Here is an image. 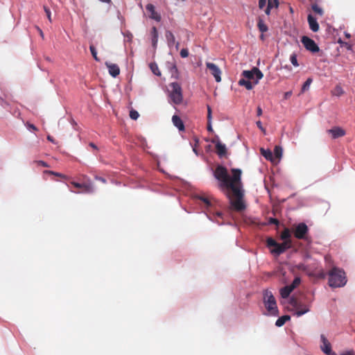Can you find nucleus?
<instances>
[{
    "mask_svg": "<svg viewBox=\"0 0 355 355\" xmlns=\"http://www.w3.org/2000/svg\"><path fill=\"white\" fill-rule=\"evenodd\" d=\"M307 20L310 29L313 32H318L319 31L320 26L316 19L310 14L308 15Z\"/></svg>",
    "mask_w": 355,
    "mask_h": 355,
    "instance_id": "f3484780",
    "label": "nucleus"
},
{
    "mask_svg": "<svg viewBox=\"0 0 355 355\" xmlns=\"http://www.w3.org/2000/svg\"><path fill=\"white\" fill-rule=\"evenodd\" d=\"M193 152H194L196 155H198V153H197V150H196V147L193 148Z\"/></svg>",
    "mask_w": 355,
    "mask_h": 355,
    "instance_id": "0e129e2a",
    "label": "nucleus"
},
{
    "mask_svg": "<svg viewBox=\"0 0 355 355\" xmlns=\"http://www.w3.org/2000/svg\"><path fill=\"white\" fill-rule=\"evenodd\" d=\"M329 286L331 288H340L347 283L345 272L343 269L333 267L328 272Z\"/></svg>",
    "mask_w": 355,
    "mask_h": 355,
    "instance_id": "7ed1b4c3",
    "label": "nucleus"
},
{
    "mask_svg": "<svg viewBox=\"0 0 355 355\" xmlns=\"http://www.w3.org/2000/svg\"><path fill=\"white\" fill-rule=\"evenodd\" d=\"M266 3V0H259V7L260 9H262Z\"/></svg>",
    "mask_w": 355,
    "mask_h": 355,
    "instance_id": "49530a36",
    "label": "nucleus"
},
{
    "mask_svg": "<svg viewBox=\"0 0 355 355\" xmlns=\"http://www.w3.org/2000/svg\"><path fill=\"white\" fill-rule=\"evenodd\" d=\"M291 231L288 228H284L280 235V238L283 241H291Z\"/></svg>",
    "mask_w": 355,
    "mask_h": 355,
    "instance_id": "b1692460",
    "label": "nucleus"
},
{
    "mask_svg": "<svg viewBox=\"0 0 355 355\" xmlns=\"http://www.w3.org/2000/svg\"><path fill=\"white\" fill-rule=\"evenodd\" d=\"M231 173L232 176L225 166L218 165L214 171V176L218 182V188L229 199L231 207L236 211H242L246 208L242 189V171L239 168H232Z\"/></svg>",
    "mask_w": 355,
    "mask_h": 355,
    "instance_id": "f257e3e1",
    "label": "nucleus"
},
{
    "mask_svg": "<svg viewBox=\"0 0 355 355\" xmlns=\"http://www.w3.org/2000/svg\"><path fill=\"white\" fill-rule=\"evenodd\" d=\"M301 42L305 49L312 53H317L320 51L315 41L307 36H303L301 39Z\"/></svg>",
    "mask_w": 355,
    "mask_h": 355,
    "instance_id": "1a4fd4ad",
    "label": "nucleus"
},
{
    "mask_svg": "<svg viewBox=\"0 0 355 355\" xmlns=\"http://www.w3.org/2000/svg\"><path fill=\"white\" fill-rule=\"evenodd\" d=\"M189 55V51L187 49H182L180 51V56L182 58H187Z\"/></svg>",
    "mask_w": 355,
    "mask_h": 355,
    "instance_id": "a19ab883",
    "label": "nucleus"
},
{
    "mask_svg": "<svg viewBox=\"0 0 355 355\" xmlns=\"http://www.w3.org/2000/svg\"><path fill=\"white\" fill-rule=\"evenodd\" d=\"M263 302L270 315L275 316L278 315L279 311L276 300L270 291L265 290L263 291Z\"/></svg>",
    "mask_w": 355,
    "mask_h": 355,
    "instance_id": "39448f33",
    "label": "nucleus"
},
{
    "mask_svg": "<svg viewBox=\"0 0 355 355\" xmlns=\"http://www.w3.org/2000/svg\"><path fill=\"white\" fill-rule=\"evenodd\" d=\"M344 94L343 88L340 85H336L332 91V94L336 96H340Z\"/></svg>",
    "mask_w": 355,
    "mask_h": 355,
    "instance_id": "c756f323",
    "label": "nucleus"
},
{
    "mask_svg": "<svg viewBox=\"0 0 355 355\" xmlns=\"http://www.w3.org/2000/svg\"><path fill=\"white\" fill-rule=\"evenodd\" d=\"M293 291L290 286H286L280 289V295L282 298H287Z\"/></svg>",
    "mask_w": 355,
    "mask_h": 355,
    "instance_id": "4be33fe9",
    "label": "nucleus"
},
{
    "mask_svg": "<svg viewBox=\"0 0 355 355\" xmlns=\"http://www.w3.org/2000/svg\"><path fill=\"white\" fill-rule=\"evenodd\" d=\"M89 146H91V147H92V148H94V149L97 150V146H96V144H94V143H92V142L89 143Z\"/></svg>",
    "mask_w": 355,
    "mask_h": 355,
    "instance_id": "4d7b16f0",
    "label": "nucleus"
},
{
    "mask_svg": "<svg viewBox=\"0 0 355 355\" xmlns=\"http://www.w3.org/2000/svg\"><path fill=\"white\" fill-rule=\"evenodd\" d=\"M173 125L180 130H184V125L182 120L178 115H173L172 117Z\"/></svg>",
    "mask_w": 355,
    "mask_h": 355,
    "instance_id": "6ab92c4d",
    "label": "nucleus"
},
{
    "mask_svg": "<svg viewBox=\"0 0 355 355\" xmlns=\"http://www.w3.org/2000/svg\"><path fill=\"white\" fill-rule=\"evenodd\" d=\"M39 31H40V35L43 37L44 35H43L42 31L41 29H39Z\"/></svg>",
    "mask_w": 355,
    "mask_h": 355,
    "instance_id": "e2e57ef3",
    "label": "nucleus"
},
{
    "mask_svg": "<svg viewBox=\"0 0 355 355\" xmlns=\"http://www.w3.org/2000/svg\"><path fill=\"white\" fill-rule=\"evenodd\" d=\"M26 126H27V128L29 130H35V131L37 130V128L35 125H33V124L28 123Z\"/></svg>",
    "mask_w": 355,
    "mask_h": 355,
    "instance_id": "a18cd8bd",
    "label": "nucleus"
},
{
    "mask_svg": "<svg viewBox=\"0 0 355 355\" xmlns=\"http://www.w3.org/2000/svg\"><path fill=\"white\" fill-rule=\"evenodd\" d=\"M260 151H261V154L267 159V160H270V161H272L273 160V155H272V153L270 150L269 149H264L263 148H261L260 149Z\"/></svg>",
    "mask_w": 355,
    "mask_h": 355,
    "instance_id": "5701e85b",
    "label": "nucleus"
},
{
    "mask_svg": "<svg viewBox=\"0 0 355 355\" xmlns=\"http://www.w3.org/2000/svg\"><path fill=\"white\" fill-rule=\"evenodd\" d=\"M207 114H211V108L209 105H207Z\"/></svg>",
    "mask_w": 355,
    "mask_h": 355,
    "instance_id": "13d9d810",
    "label": "nucleus"
},
{
    "mask_svg": "<svg viewBox=\"0 0 355 355\" xmlns=\"http://www.w3.org/2000/svg\"><path fill=\"white\" fill-rule=\"evenodd\" d=\"M338 44H340L342 46L346 47L348 50L352 49V46L348 42H343L340 38H339L337 41Z\"/></svg>",
    "mask_w": 355,
    "mask_h": 355,
    "instance_id": "72a5a7b5",
    "label": "nucleus"
},
{
    "mask_svg": "<svg viewBox=\"0 0 355 355\" xmlns=\"http://www.w3.org/2000/svg\"><path fill=\"white\" fill-rule=\"evenodd\" d=\"M150 34L152 36V45L154 49L157 48V41H158V31L155 26H153L151 28Z\"/></svg>",
    "mask_w": 355,
    "mask_h": 355,
    "instance_id": "412c9836",
    "label": "nucleus"
},
{
    "mask_svg": "<svg viewBox=\"0 0 355 355\" xmlns=\"http://www.w3.org/2000/svg\"><path fill=\"white\" fill-rule=\"evenodd\" d=\"M152 72L157 76H161V72L159 69L157 64L155 62H152L149 65Z\"/></svg>",
    "mask_w": 355,
    "mask_h": 355,
    "instance_id": "cd10ccee",
    "label": "nucleus"
},
{
    "mask_svg": "<svg viewBox=\"0 0 355 355\" xmlns=\"http://www.w3.org/2000/svg\"><path fill=\"white\" fill-rule=\"evenodd\" d=\"M345 36L347 38H350L351 37V35L349 33H347V32H345Z\"/></svg>",
    "mask_w": 355,
    "mask_h": 355,
    "instance_id": "bf43d9fd",
    "label": "nucleus"
},
{
    "mask_svg": "<svg viewBox=\"0 0 355 355\" xmlns=\"http://www.w3.org/2000/svg\"><path fill=\"white\" fill-rule=\"evenodd\" d=\"M308 232V226L304 223L297 224L293 230L294 236L298 239H306Z\"/></svg>",
    "mask_w": 355,
    "mask_h": 355,
    "instance_id": "0eeeda50",
    "label": "nucleus"
},
{
    "mask_svg": "<svg viewBox=\"0 0 355 355\" xmlns=\"http://www.w3.org/2000/svg\"><path fill=\"white\" fill-rule=\"evenodd\" d=\"M327 133L331 135L332 139H337L345 135V131L340 127H334L327 130Z\"/></svg>",
    "mask_w": 355,
    "mask_h": 355,
    "instance_id": "4468645a",
    "label": "nucleus"
},
{
    "mask_svg": "<svg viewBox=\"0 0 355 355\" xmlns=\"http://www.w3.org/2000/svg\"><path fill=\"white\" fill-rule=\"evenodd\" d=\"M291 319V317L288 315H283L282 317H279L276 322H275V325L277 327H282L283 326L286 322H287L288 320H289Z\"/></svg>",
    "mask_w": 355,
    "mask_h": 355,
    "instance_id": "393cba45",
    "label": "nucleus"
},
{
    "mask_svg": "<svg viewBox=\"0 0 355 355\" xmlns=\"http://www.w3.org/2000/svg\"><path fill=\"white\" fill-rule=\"evenodd\" d=\"M239 85L241 86H244L248 90H250L253 88L252 83L250 80H245L244 78L239 80Z\"/></svg>",
    "mask_w": 355,
    "mask_h": 355,
    "instance_id": "a878e982",
    "label": "nucleus"
},
{
    "mask_svg": "<svg viewBox=\"0 0 355 355\" xmlns=\"http://www.w3.org/2000/svg\"><path fill=\"white\" fill-rule=\"evenodd\" d=\"M207 122H211V120H212V116H211V114H207Z\"/></svg>",
    "mask_w": 355,
    "mask_h": 355,
    "instance_id": "5fc2aeb1",
    "label": "nucleus"
},
{
    "mask_svg": "<svg viewBox=\"0 0 355 355\" xmlns=\"http://www.w3.org/2000/svg\"><path fill=\"white\" fill-rule=\"evenodd\" d=\"M44 12H45V13L46 15V17H47L48 19L50 21H51V10H50V9L48 7L44 6Z\"/></svg>",
    "mask_w": 355,
    "mask_h": 355,
    "instance_id": "58836bf2",
    "label": "nucleus"
},
{
    "mask_svg": "<svg viewBox=\"0 0 355 355\" xmlns=\"http://www.w3.org/2000/svg\"><path fill=\"white\" fill-rule=\"evenodd\" d=\"M89 50L91 51V53L94 58V59L96 60V61H100V59L98 58L97 56V51H96V48L94 47V45H90L89 46Z\"/></svg>",
    "mask_w": 355,
    "mask_h": 355,
    "instance_id": "473e14b6",
    "label": "nucleus"
},
{
    "mask_svg": "<svg viewBox=\"0 0 355 355\" xmlns=\"http://www.w3.org/2000/svg\"><path fill=\"white\" fill-rule=\"evenodd\" d=\"M311 8L314 12L319 15L320 16L323 15V10L317 3L312 4Z\"/></svg>",
    "mask_w": 355,
    "mask_h": 355,
    "instance_id": "c85d7f7f",
    "label": "nucleus"
},
{
    "mask_svg": "<svg viewBox=\"0 0 355 355\" xmlns=\"http://www.w3.org/2000/svg\"><path fill=\"white\" fill-rule=\"evenodd\" d=\"M257 123V127H258V128H259L261 131H263V132H266V130H265V128L262 126V123H261V122L260 121H257V123Z\"/></svg>",
    "mask_w": 355,
    "mask_h": 355,
    "instance_id": "de8ad7c7",
    "label": "nucleus"
},
{
    "mask_svg": "<svg viewBox=\"0 0 355 355\" xmlns=\"http://www.w3.org/2000/svg\"><path fill=\"white\" fill-rule=\"evenodd\" d=\"M343 355H354L352 352H347L345 354H343Z\"/></svg>",
    "mask_w": 355,
    "mask_h": 355,
    "instance_id": "680f3d73",
    "label": "nucleus"
},
{
    "mask_svg": "<svg viewBox=\"0 0 355 355\" xmlns=\"http://www.w3.org/2000/svg\"><path fill=\"white\" fill-rule=\"evenodd\" d=\"M292 94V92H286L285 94H284V98L287 99L288 98H290V96H291Z\"/></svg>",
    "mask_w": 355,
    "mask_h": 355,
    "instance_id": "603ef678",
    "label": "nucleus"
},
{
    "mask_svg": "<svg viewBox=\"0 0 355 355\" xmlns=\"http://www.w3.org/2000/svg\"><path fill=\"white\" fill-rule=\"evenodd\" d=\"M257 114L258 116H260L262 114V109L259 106L257 107Z\"/></svg>",
    "mask_w": 355,
    "mask_h": 355,
    "instance_id": "3c124183",
    "label": "nucleus"
},
{
    "mask_svg": "<svg viewBox=\"0 0 355 355\" xmlns=\"http://www.w3.org/2000/svg\"><path fill=\"white\" fill-rule=\"evenodd\" d=\"M35 163H37V165L42 166L43 167H49V166L46 162L42 161V160L35 161Z\"/></svg>",
    "mask_w": 355,
    "mask_h": 355,
    "instance_id": "37998d69",
    "label": "nucleus"
},
{
    "mask_svg": "<svg viewBox=\"0 0 355 355\" xmlns=\"http://www.w3.org/2000/svg\"><path fill=\"white\" fill-rule=\"evenodd\" d=\"M257 26H258L259 30L261 33H265V32L268 31V26H266V24H265L263 21L260 18L258 20Z\"/></svg>",
    "mask_w": 355,
    "mask_h": 355,
    "instance_id": "bb28decb",
    "label": "nucleus"
},
{
    "mask_svg": "<svg viewBox=\"0 0 355 355\" xmlns=\"http://www.w3.org/2000/svg\"><path fill=\"white\" fill-rule=\"evenodd\" d=\"M231 173L232 176L225 166L218 165L214 171V176L218 182V188L229 199L231 207L236 211H242L246 208L242 189V171L239 168H232Z\"/></svg>",
    "mask_w": 355,
    "mask_h": 355,
    "instance_id": "f03ea898",
    "label": "nucleus"
},
{
    "mask_svg": "<svg viewBox=\"0 0 355 355\" xmlns=\"http://www.w3.org/2000/svg\"><path fill=\"white\" fill-rule=\"evenodd\" d=\"M312 83V78H309L303 84L302 87V92H304L305 91L309 89V87Z\"/></svg>",
    "mask_w": 355,
    "mask_h": 355,
    "instance_id": "2f4dec72",
    "label": "nucleus"
},
{
    "mask_svg": "<svg viewBox=\"0 0 355 355\" xmlns=\"http://www.w3.org/2000/svg\"><path fill=\"white\" fill-rule=\"evenodd\" d=\"M291 304L295 308V315L297 317H300L309 311V309L306 305L299 304L294 298L291 300Z\"/></svg>",
    "mask_w": 355,
    "mask_h": 355,
    "instance_id": "9b49d317",
    "label": "nucleus"
},
{
    "mask_svg": "<svg viewBox=\"0 0 355 355\" xmlns=\"http://www.w3.org/2000/svg\"><path fill=\"white\" fill-rule=\"evenodd\" d=\"M44 173H48V174H51V175H55L57 177H60V178H65V179L67 178V176L65 175L58 173V172H54L52 171H45Z\"/></svg>",
    "mask_w": 355,
    "mask_h": 355,
    "instance_id": "e433bc0d",
    "label": "nucleus"
},
{
    "mask_svg": "<svg viewBox=\"0 0 355 355\" xmlns=\"http://www.w3.org/2000/svg\"><path fill=\"white\" fill-rule=\"evenodd\" d=\"M215 147L216 153L220 157H222L226 155L227 148L225 145L222 144L220 141H217L216 142Z\"/></svg>",
    "mask_w": 355,
    "mask_h": 355,
    "instance_id": "a211bd4d",
    "label": "nucleus"
},
{
    "mask_svg": "<svg viewBox=\"0 0 355 355\" xmlns=\"http://www.w3.org/2000/svg\"><path fill=\"white\" fill-rule=\"evenodd\" d=\"M146 10L150 13V15H149L150 18H151L157 21H161L162 17H161L160 15L155 11V6L153 4H151V3L147 4Z\"/></svg>",
    "mask_w": 355,
    "mask_h": 355,
    "instance_id": "2eb2a0df",
    "label": "nucleus"
},
{
    "mask_svg": "<svg viewBox=\"0 0 355 355\" xmlns=\"http://www.w3.org/2000/svg\"><path fill=\"white\" fill-rule=\"evenodd\" d=\"M139 116V114L137 111L135 110H132L130 112V117L133 120H137L138 117Z\"/></svg>",
    "mask_w": 355,
    "mask_h": 355,
    "instance_id": "4c0bfd02",
    "label": "nucleus"
},
{
    "mask_svg": "<svg viewBox=\"0 0 355 355\" xmlns=\"http://www.w3.org/2000/svg\"><path fill=\"white\" fill-rule=\"evenodd\" d=\"M47 139L52 143H55L53 138L50 135L47 136Z\"/></svg>",
    "mask_w": 355,
    "mask_h": 355,
    "instance_id": "6e6d98bb",
    "label": "nucleus"
},
{
    "mask_svg": "<svg viewBox=\"0 0 355 355\" xmlns=\"http://www.w3.org/2000/svg\"><path fill=\"white\" fill-rule=\"evenodd\" d=\"M96 180H99V181H101V182H103V183H105V182H106V180H105V178H102V177H98V176H96Z\"/></svg>",
    "mask_w": 355,
    "mask_h": 355,
    "instance_id": "864d4df0",
    "label": "nucleus"
},
{
    "mask_svg": "<svg viewBox=\"0 0 355 355\" xmlns=\"http://www.w3.org/2000/svg\"><path fill=\"white\" fill-rule=\"evenodd\" d=\"M105 65L108 69L109 73L114 78L116 77L120 73L119 67L113 63L105 62Z\"/></svg>",
    "mask_w": 355,
    "mask_h": 355,
    "instance_id": "dca6fc26",
    "label": "nucleus"
},
{
    "mask_svg": "<svg viewBox=\"0 0 355 355\" xmlns=\"http://www.w3.org/2000/svg\"><path fill=\"white\" fill-rule=\"evenodd\" d=\"M171 89L170 93V98L173 103L179 105L182 102L183 96L182 90L180 85L178 83H172L170 84Z\"/></svg>",
    "mask_w": 355,
    "mask_h": 355,
    "instance_id": "423d86ee",
    "label": "nucleus"
},
{
    "mask_svg": "<svg viewBox=\"0 0 355 355\" xmlns=\"http://www.w3.org/2000/svg\"><path fill=\"white\" fill-rule=\"evenodd\" d=\"M71 184H72L74 187L77 189H80L81 191H76L71 190L72 192L74 193H91L94 192V187L93 185L91 183H78L76 182H71Z\"/></svg>",
    "mask_w": 355,
    "mask_h": 355,
    "instance_id": "9d476101",
    "label": "nucleus"
},
{
    "mask_svg": "<svg viewBox=\"0 0 355 355\" xmlns=\"http://www.w3.org/2000/svg\"><path fill=\"white\" fill-rule=\"evenodd\" d=\"M206 67L209 70L211 74L214 77L217 83L221 81V71L219 67L214 63L206 62Z\"/></svg>",
    "mask_w": 355,
    "mask_h": 355,
    "instance_id": "f8f14e48",
    "label": "nucleus"
},
{
    "mask_svg": "<svg viewBox=\"0 0 355 355\" xmlns=\"http://www.w3.org/2000/svg\"><path fill=\"white\" fill-rule=\"evenodd\" d=\"M242 75L248 80L253 79L256 76L257 80L255 84H257L258 81L263 76V73L257 67H253L251 70H245L243 71Z\"/></svg>",
    "mask_w": 355,
    "mask_h": 355,
    "instance_id": "6e6552de",
    "label": "nucleus"
},
{
    "mask_svg": "<svg viewBox=\"0 0 355 355\" xmlns=\"http://www.w3.org/2000/svg\"><path fill=\"white\" fill-rule=\"evenodd\" d=\"M321 277H324V274H323V273H322V274L321 275Z\"/></svg>",
    "mask_w": 355,
    "mask_h": 355,
    "instance_id": "338daca9",
    "label": "nucleus"
},
{
    "mask_svg": "<svg viewBox=\"0 0 355 355\" xmlns=\"http://www.w3.org/2000/svg\"><path fill=\"white\" fill-rule=\"evenodd\" d=\"M282 148L279 146H276L274 149V154L276 158L280 159L282 156Z\"/></svg>",
    "mask_w": 355,
    "mask_h": 355,
    "instance_id": "7c9ffc66",
    "label": "nucleus"
},
{
    "mask_svg": "<svg viewBox=\"0 0 355 355\" xmlns=\"http://www.w3.org/2000/svg\"><path fill=\"white\" fill-rule=\"evenodd\" d=\"M199 199L202 201L206 205L207 207H209L211 205V202H209V200H208V198H205V197H202V196H200L199 197Z\"/></svg>",
    "mask_w": 355,
    "mask_h": 355,
    "instance_id": "79ce46f5",
    "label": "nucleus"
},
{
    "mask_svg": "<svg viewBox=\"0 0 355 355\" xmlns=\"http://www.w3.org/2000/svg\"><path fill=\"white\" fill-rule=\"evenodd\" d=\"M266 245L268 248H271L272 254L279 255L292 247V241H283V243H279L272 238L269 237L266 240Z\"/></svg>",
    "mask_w": 355,
    "mask_h": 355,
    "instance_id": "20e7f679",
    "label": "nucleus"
},
{
    "mask_svg": "<svg viewBox=\"0 0 355 355\" xmlns=\"http://www.w3.org/2000/svg\"><path fill=\"white\" fill-rule=\"evenodd\" d=\"M271 8H272V0H268V6L265 10L266 15H270Z\"/></svg>",
    "mask_w": 355,
    "mask_h": 355,
    "instance_id": "ea45409f",
    "label": "nucleus"
},
{
    "mask_svg": "<svg viewBox=\"0 0 355 355\" xmlns=\"http://www.w3.org/2000/svg\"><path fill=\"white\" fill-rule=\"evenodd\" d=\"M165 37L167 41L168 46L169 47L173 46L175 44V38L173 33L170 31H166L165 33Z\"/></svg>",
    "mask_w": 355,
    "mask_h": 355,
    "instance_id": "aec40b11",
    "label": "nucleus"
},
{
    "mask_svg": "<svg viewBox=\"0 0 355 355\" xmlns=\"http://www.w3.org/2000/svg\"><path fill=\"white\" fill-rule=\"evenodd\" d=\"M272 8L273 7L277 8L278 6H279L278 0H273V1H272Z\"/></svg>",
    "mask_w": 355,
    "mask_h": 355,
    "instance_id": "8fccbe9b",
    "label": "nucleus"
},
{
    "mask_svg": "<svg viewBox=\"0 0 355 355\" xmlns=\"http://www.w3.org/2000/svg\"><path fill=\"white\" fill-rule=\"evenodd\" d=\"M174 45H175V48L178 50L180 46V43L178 42H175V44Z\"/></svg>",
    "mask_w": 355,
    "mask_h": 355,
    "instance_id": "052dcab7",
    "label": "nucleus"
},
{
    "mask_svg": "<svg viewBox=\"0 0 355 355\" xmlns=\"http://www.w3.org/2000/svg\"><path fill=\"white\" fill-rule=\"evenodd\" d=\"M290 60H291V62L293 64V65H294L295 67L299 66V64L297 62V55L295 53H293L291 55Z\"/></svg>",
    "mask_w": 355,
    "mask_h": 355,
    "instance_id": "f704fd0d",
    "label": "nucleus"
},
{
    "mask_svg": "<svg viewBox=\"0 0 355 355\" xmlns=\"http://www.w3.org/2000/svg\"><path fill=\"white\" fill-rule=\"evenodd\" d=\"M301 282V279L300 277H296L293 282H292V284L291 285H289L291 288H293V289L294 290L297 286H298L300 285Z\"/></svg>",
    "mask_w": 355,
    "mask_h": 355,
    "instance_id": "c9c22d12",
    "label": "nucleus"
},
{
    "mask_svg": "<svg viewBox=\"0 0 355 355\" xmlns=\"http://www.w3.org/2000/svg\"><path fill=\"white\" fill-rule=\"evenodd\" d=\"M269 223L270 224H274V225H279V222L277 218H270L269 219Z\"/></svg>",
    "mask_w": 355,
    "mask_h": 355,
    "instance_id": "c03bdc74",
    "label": "nucleus"
},
{
    "mask_svg": "<svg viewBox=\"0 0 355 355\" xmlns=\"http://www.w3.org/2000/svg\"><path fill=\"white\" fill-rule=\"evenodd\" d=\"M207 129L210 132H214V130L212 128L211 122H207Z\"/></svg>",
    "mask_w": 355,
    "mask_h": 355,
    "instance_id": "09e8293b",
    "label": "nucleus"
},
{
    "mask_svg": "<svg viewBox=\"0 0 355 355\" xmlns=\"http://www.w3.org/2000/svg\"><path fill=\"white\" fill-rule=\"evenodd\" d=\"M217 214H218L219 216H220L222 215V214H221V213H218Z\"/></svg>",
    "mask_w": 355,
    "mask_h": 355,
    "instance_id": "69168bd1",
    "label": "nucleus"
},
{
    "mask_svg": "<svg viewBox=\"0 0 355 355\" xmlns=\"http://www.w3.org/2000/svg\"><path fill=\"white\" fill-rule=\"evenodd\" d=\"M321 340L322 345H321L322 351L327 355H336V353L331 350V345L329 340L324 335H321Z\"/></svg>",
    "mask_w": 355,
    "mask_h": 355,
    "instance_id": "ddd939ff",
    "label": "nucleus"
}]
</instances>
